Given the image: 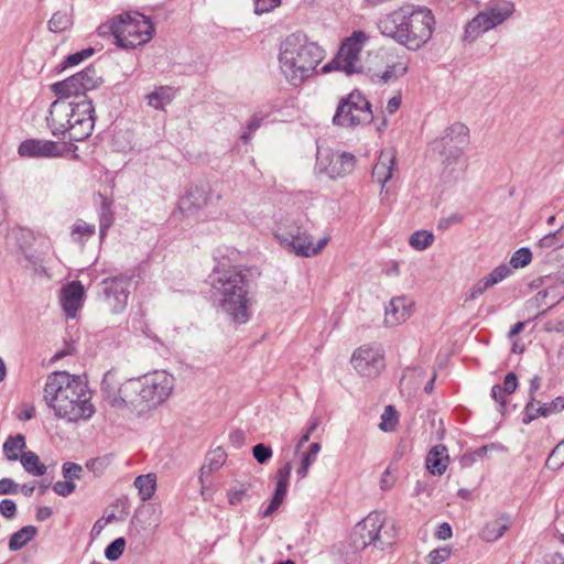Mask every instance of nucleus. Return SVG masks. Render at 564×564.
Wrapping results in <instances>:
<instances>
[{"instance_id": "1", "label": "nucleus", "mask_w": 564, "mask_h": 564, "mask_svg": "<svg viewBox=\"0 0 564 564\" xmlns=\"http://www.w3.org/2000/svg\"><path fill=\"white\" fill-rule=\"evenodd\" d=\"M87 383L80 376L55 371L47 376L44 400L54 414L67 422L88 420L95 413Z\"/></svg>"}, {"instance_id": "2", "label": "nucleus", "mask_w": 564, "mask_h": 564, "mask_svg": "<svg viewBox=\"0 0 564 564\" xmlns=\"http://www.w3.org/2000/svg\"><path fill=\"white\" fill-rule=\"evenodd\" d=\"M435 18L431 10L421 8L409 12L401 8L382 17L378 28L408 50L417 51L432 37Z\"/></svg>"}, {"instance_id": "3", "label": "nucleus", "mask_w": 564, "mask_h": 564, "mask_svg": "<svg viewBox=\"0 0 564 564\" xmlns=\"http://www.w3.org/2000/svg\"><path fill=\"white\" fill-rule=\"evenodd\" d=\"M324 58L323 47L303 33H292L280 44V68L292 86L308 79Z\"/></svg>"}, {"instance_id": "4", "label": "nucleus", "mask_w": 564, "mask_h": 564, "mask_svg": "<svg viewBox=\"0 0 564 564\" xmlns=\"http://www.w3.org/2000/svg\"><path fill=\"white\" fill-rule=\"evenodd\" d=\"M215 300L231 321L245 324L251 316L252 300L249 296V283L235 267L217 268L210 275Z\"/></svg>"}, {"instance_id": "5", "label": "nucleus", "mask_w": 564, "mask_h": 564, "mask_svg": "<svg viewBox=\"0 0 564 564\" xmlns=\"http://www.w3.org/2000/svg\"><path fill=\"white\" fill-rule=\"evenodd\" d=\"M107 28L113 35L117 46L124 50H134L149 43L154 34L155 26L151 18L139 12H124L112 18Z\"/></svg>"}, {"instance_id": "6", "label": "nucleus", "mask_w": 564, "mask_h": 564, "mask_svg": "<svg viewBox=\"0 0 564 564\" xmlns=\"http://www.w3.org/2000/svg\"><path fill=\"white\" fill-rule=\"evenodd\" d=\"M100 391L104 401L112 408H131L138 412L150 410L143 398L141 377L122 380L116 371L109 370L102 378Z\"/></svg>"}, {"instance_id": "7", "label": "nucleus", "mask_w": 564, "mask_h": 564, "mask_svg": "<svg viewBox=\"0 0 564 564\" xmlns=\"http://www.w3.org/2000/svg\"><path fill=\"white\" fill-rule=\"evenodd\" d=\"M395 535L394 522L387 520L382 512L373 511L354 527L350 541L355 550H364L370 544L383 550L393 544Z\"/></svg>"}, {"instance_id": "8", "label": "nucleus", "mask_w": 564, "mask_h": 564, "mask_svg": "<svg viewBox=\"0 0 564 564\" xmlns=\"http://www.w3.org/2000/svg\"><path fill=\"white\" fill-rule=\"evenodd\" d=\"M514 12V4L508 0H491L464 28L462 40L475 42L484 33L501 25Z\"/></svg>"}, {"instance_id": "9", "label": "nucleus", "mask_w": 564, "mask_h": 564, "mask_svg": "<svg viewBox=\"0 0 564 564\" xmlns=\"http://www.w3.org/2000/svg\"><path fill=\"white\" fill-rule=\"evenodd\" d=\"M274 236L284 248L303 258L317 256L329 240V236H324L314 242L306 226L299 221L292 223L286 229L280 228Z\"/></svg>"}, {"instance_id": "10", "label": "nucleus", "mask_w": 564, "mask_h": 564, "mask_svg": "<svg viewBox=\"0 0 564 564\" xmlns=\"http://www.w3.org/2000/svg\"><path fill=\"white\" fill-rule=\"evenodd\" d=\"M372 119L370 102L359 90H352L347 97L340 99L333 123L343 128H355L370 123Z\"/></svg>"}, {"instance_id": "11", "label": "nucleus", "mask_w": 564, "mask_h": 564, "mask_svg": "<svg viewBox=\"0 0 564 564\" xmlns=\"http://www.w3.org/2000/svg\"><path fill=\"white\" fill-rule=\"evenodd\" d=\"M368 41L369 35L366 32L361 30L354 31L351 35L343 42L334 59L323 66V73L333 70H340L346 75L359 73L361 70L360 52Z\"/></svg>"}, {"instance_id": "12", "label": "nucleus", "mask_w": 564, "mask_h": 564, "mask_svg": "<svg viewBox=\"0 0 564 564\" xmlns=\"http://www.w3.org/2000/svg\"><path fill=\"white\" fill-rule=\"evenodd\" d=\"M101 82L102 79L96 69L87 67L62 82L54 83L51 89L58 98H65L66 100H69L72 97L74 100L80 97H83L82 99H88L86 94L98 88Z\"/></svg>"}, {"instance_id": "13", "label": "nucleus", "mask_w": 564, "mask_h": 564, "mask_svg": "<svg viewBox=\"0 0 564 564\" xmlns=\"http://www.w3.org/2000/svg\"><path fill=\"white\" fill-rule=\"evenodd\" d=\"M72 118H69V129H67L66 139L80 142L91 135L96 115L91 99H79L76 101Z\"/></svg>"}, {"instance_id": "14", "label": "nucleus", "mask_w": 564, "mask_h": 564, "mask_svg": "<svg viewBox=\"0 0 564 564\" xmlns=\"http://www.w3.org/2000/svg\"><path fill=\"white\" fill-rule=\"evenodd\" d=\"M130 284L131 278L124 274L106 278L100 282L101 300L112 314H120L126 310Z\"/></svg>"}, {"instance_id": "15", "label": "nucleus", "mask_w": 564, "mask_h": 564, "mask_svg": "<svg viewBox=\"0 0 564 564\" xmlns=\"http://www.w3.org/2000/svg\"><path fill=\"white\" fill-rule=\"evenodd\" d=\"M141 380L144 388L143 398H145L149 409L162 404L174 390L175 379L164 370H155L141 376Z\"/></svg>"}, {"instance_id": "16", "label": "nucleus", "mask_w": 564, "mask_h": 564, "mask_svg": "<svg viewBox=\"0 0 564 564\" xmlns=\"http://www.w3.org/2000/svg\"><path fill=\"white\" fill-rule=\"evenodd\" d=\"M351 365L362 377L375 378L384 368V354L380 346L365 345L356 349Z\"/></svg>"}, {"instance_id": "17", "label": "nucleus", "mask_w": 564, "mask_h": 564, "mask_svg": "<svg viewBox=\"0 0 564 564\" xmlns=\"http://www.w3.org/2000/svg\"><path fill=\"white\" fill-rule=\"evenodd\" d=\"M76 101L77 100H66L65 98L57 97V99L51 104L46 123L54 137L66 139L67 129H69L67 124L69 118H72Z\"/></svg>"}, {"instance_id": "18", "label": "nucleus", "mask_w": 564, "mask_h": 564, "mask_svg": "<svg viewBox=\"0 0 564 564\" xmlns=\"http://www.w3.org/2000/svg\"><path fill=\"white\" fill-rule=\"evenodd\" d=\"M469 143V129L460 122H455L446 128L442 135L432 143L433 151H465Z\"/></svg>"}, {"instance_id": "19", "label": "nucleus", "mask_w": 564, "mask_h": 564, "mask_svg": "<svg viewBox=\"0 0 564 564\" xmlns=\"http://www.w3.org/2000/svg\"><path fill=\"white\" fill-rule=\"evenodd\" d=\"M355 156L350 153L334 152L326 156H317V167L330 178L343 177L349 174L355 167Z\"/></svg>"}, {"instance_id": "20", "label": "nucleus", "mask_w": 564, "mask_h": 564, "mask_svg": "<svg viewBox=\"0 0 564 564\" xmlns=\"http://www.w3.org/2000/svg\"><path fill=\"white\" fill-rule=\"evenodd\" d=\"M18 154L22 158L53 159L61 158L63 150L52 140L28 139L20 143Z\"/></svg>"}, {"instance_id": "21", "label": "nucleus", "mask_w": 564, "mask_h": 564, "mask_svg": "<svg viewBox=\"0 0 564 564\" xmlns=\"http://www.w3.org/2000/svg\"><path fill=\"white\" fill-rule=\"evenodd\" d=\"M209 197L210 192L207 185H191L180 198L178 209L185 216L194 215L207 205Z\"/></svg>"}, {"instance_id": "22", "label": "nucleus", "mask_w": 564, "mask_h": 564, "mask_svg": "<svg viewBox=\"0 0 564 564\" xmlns=\"http://www.w3.org/2000/svg\"><path fill=\"white\" fill-rule=\"evenodd\" d=\"M442 156V176L448 181L460 178L468 166L464 151H435Z\"/></svg>"}, {"instance_id": "23", "label": "nucleus", "mask_w": 564, "mask_h": 564, "mask_svg": "<svg viewBox=\"0 0 564 564\" xmlns=\"http://www.w3.org/2000/svg\"><path fill=\"white\" fill-rule=\"evenodd\" d=\"M85 296V289L80 281H72L61 289L59 302L67 317H76L77 311L82 307Z\"/></svg>"}, {"instance_id": "24", "label": "nucleus", "mask_w": 564, "mask_h": 564, "mask_svg": "<svg viewBox=\"0 0 564 564\" xmlns=\"http://www.w3.org/2000/svg\"><path fill=\"white\" fill-rule=\"evenodd\" d=\"M564 410V397H556L549 403H541L536 399L528 401L524 410L522 422L529 424L539 417H546Z\"/></svg>"}, {"instance_id": "25", "label": "nucleus", "mask_w": 564, "mask_h": 564, "mask_svg": "<svg viewBox=\"0 0 564 564\" xmlns=\"http://www.w3.org/2000/svg\"><path fill=\"white\" fill-rule=\"evenodd\" d=\"M397 158L393 149H384L372 169V178L381 184V189L393 177L397 171Z\"/></svg>"}, {"instance_id": "26", "label": "nucleus", "mask_w": 564, "mask_h": 564, "mask_svg": "<svg viewBox=\"0 0 564 564\" xmlns=\"http://www.w3.org/2000/svg\"><path fill=\"white\" fill-rule=\"evenodd\" d=\"M413 302L405 296L393 297L386 307L384 323L397 326L405 322L412 314Z\"/></svg>"}, {"instance_id": "27", "label": "nucleus", "mask_w": 564, "mask_h": 564, "mask_svg": "<svg viewBox=\"0 0 564 564\" xmlns=\"http://www.w3.org/2000/svg\"><path fill=\"white\" fill-rule=\"evenodd\" d=\"M557 231L545 235L536 243V253L545 262H564V245L557 239Z\"/></svg>"}, {"instance_id": "28", "label": "nucleus", "mask_w": 564, "mask_h": 564, "mask_svg": "<svg viewBox=\"0 0 564 564\" xmlns=\"http://www.w3.org/2000/svg\"><path fill=\"white\" fill-rule=\"evenodd\" d=\"M226 457H227L226 452L220 447H217L216 449L209 452L206 455L205 463L200 467V471H199V476H198V481L202 485L200 495L203 496L204 500H208V497L204 489L205 477H207L210 474H213L214 471L218 470L226 462Z\"/></svg>"}, {"instance_id": "29", "label": "nucleus", "mask_w": 564, "mask_h": 564, "mask_svg": "<svg viewBox=\"0 0 564 564\" xmlns=\"http://www.w3.org/2000/svg\"><path fill=\"white\" fill-rule=\"evenodd\" d=\"M512 519L507 513H500L496 519L489 521L480 531V539L486 542H495L499 540L510 528Z\"/></svg>"}, {"instance_id": "30", "label": "nucleus", "mask_w": 564, "mask_h": 564, "mask_svg": "<svg viewBox=\"0 0 564 564\" xmlns=\"http://www.w3.org/2000/svg\"><path fill=\"white\" fill-rule=\"evenodd\" d=\"M449 462L447 448L442 445L433 446L426 456V468L433 475L441 476L447 469Z\"/></svg>"}, {"instance_id": "31", "label": "nucleus", "mask_w": 564, "mask_h": 564, "mask_svg": "<svg viewBox=\"0 0 564 564\" xmlns=\"http://www.w3.org/2000/svg\"><path fill=\"white\" fill-rule=\"evenodd\" d=\"M96 226L83 219H77L70 227V239L73 242L79 245L82 248L85 243L95 236Z\"/></svg>"}, {"instance_id": "32", "label": "nucleus", "mask_w": 564, "mask_h": 564, "mask_svg": "<svg viewBox=\"0 0 564 564\" xmlns=\"http://www.w3.org/2000/svg\"><path fill=\"white\" fill-rule=\"evenodd\" d=\"M26 442L22 434L10 435L3 443L2 451L9 462L20 460L21 454L25 452Z\"/></svg>"}, {"instance_id": "33", "label": "nucleus", "mask_w": 564, "mask_h": 564, "mask_svg": "<svg viewBox=\"0 0 564 564\" xmlns=\"http://www.w3.org/2000/svg\"><path fill=\"white\" fill-rule=\"evenodd\" d=\"M20 463L28 474L35 477L43 476L47 470V467L40 460L39 455L32 451L23 452Z\"/></svg>"}, {"instance_id": "34", "label": "nucleus", "mask_w": 564, "mask_h": 564, "mask_svg": "<svg viewBox=\"0 0 564 564\" xmlns=\"http://www.w3.org/2000/svg\"><path fill=\"white\" fill-rule=\"evenodd\" d=\"M37 533V529L34 525H25L14 532L9 540V550L19 551L26 545Z\"/></svg>"}, {"instance_id": "35", "label": "nucleus", "mask_w": 564, "mask_h": 564, "mask_svg": "<svg viewBox=\"0 0 564 564\" xmlns=\"http://www.w3.org/2000/svg\"><path fill=\"white\" fill-rule=\"evenodd\" d=\"M173 98V89L167 86L159 87L151 94L147 95L148 105L155 109H163L172 101Z\"/></svg>"}, {"instance_id": "36", "label": "nucleus", "mask_w": 564, "mask_h": 564, "mask_svg": "<svg viewBox=\"0 0 564 564\" xmlns=\"http://www.w3.org/2000/svg\"><path fill=\"white\" fill-rule=\"evenodd\" d=\"M134 486L139 490L141 500H149L155 491V477L152 474L138 476L134 480Z\"/></svg>"}, {"instance_id": "37", "label": "nucleus", "mask_w": 564, "mask_h": 564, "mask_svg": "<svg viewBox=\"0 0 564 564\" xmlns=\"http://www.w3.org/2000/svg\"><path fill=\"white\" fill-rule=\"evenodd\" d=\"M113 223V213L111 209V204L104 199L99 213V239L100 242H104L107 236V231L112 226Z\"/></svg>"}, {"instance_id": "38", "label": "nucleus", "mask_w": 564, "mask_h": 564, "mask_svg": "<svg viewBox=\"0 0 564 564\" xmlns=\"http://www.w3.org/2000/svg\"><path fill=\"white\" fill-rule=\"evenodd\" d=\"M73 24L72 15L67 11H57L48 20L47 26L51 32L61 33Z\"/></svg>"}, {"instance_id": "39", "label": "nucleus", "mask_w": 564, "mask_h": 564, "mask_svg": "<svg viewBox=\"0 0 564 564\" xmlns=\"http://www.w3.org/2000/svg\"><path fill=\"white\" fill-rule=\"evenodd\" d=\"M321 451L319 443H312L310 445L308 451L303 455L301 465L296 470V474L299 477L304 478L306 477L308 469L311 465L316 460L317 454Z\"/></svg>"}, {"instance_id": "40", "label": "nucleus", "mask_w": 564, "mask_h": 564, "mask_svg": "<svg viewBox=\"0 0 564 564\" xmlns=\"http://www.w3.org/2000/svg\"><path fill=\"white\" fill-rule=\"evenodd\" d=\"M434 241V235L432 231L417 230L413 232L409 239L410 246L419 251L425 250Z\"/></svg>"}, {"instance_id": "41", "label": "nucleus", "mask_w": 564, "mask_h": 564, "mask_svg": "<svg viewBox=\"0 0 564 564\" xmlns=\"http://www.w3.org/2000/svg\"><path fill=\"white\" fill-rule=\"evenodd\" d=\"M249 489H250V485L247 482H241L238 486L231 487L227 491V499H228L229 505L238 506V505L243 503L247 499L250 498Z\"/></svg>"}, {"instance_id": "42", "label": "nucleus", "mask_w": 564, "mask_h": 564, "mask_svg": "<svg viewBox=\"0 0 564 564\" xmlns=\"http://www.w3.org/2000/svg\"><path fill=\"white\" fill-rule=\"evenodd\" d=\"M532 260V252L529 248L522 247L518 249L510 258L508 265L510 268L519 269L527 267Z\"/></svg>"}, {"instance_id": "43", "label": "nucleus", "mask_w": 564, "mask_h": 564, "mask_svg": "<svg viewBox=\"0 0 564 564\" xmlns=\"http://www.w3.org/2000/svg\"><path fill=\"white\" fill-rule=\"evenodd\" d=\"M512 273V269L510 265L502 263L495 268L487 276H485V281L489 285V288L494 286L495 284H498L506 278H508Z\"/></svg>"}, {"instance_id": "44", "label": "nucleus", "mask_w": 564, "mask_h": 564, "mask_svg": "<svg viewBox=\"0 0 564 564\" xmlns=\"http://www.w3.org/2000/svg\"><path fill=\"white\" fill-rule=\"evenodd\" d=\"M545 465L553 470L560 469L564 465V440L551 452Z\"/></svg>"}, {"instance_id": "45", "label": "nucleus", "mask_w": 564, "mask_h": 564, "mask_svg": "<svg viewBox=\"0 0 564 564\" xmlns=\"http://www.w3.org/2000/svg\"><path fill=\"white\" fill-rule=\"evenodd\" d=\"M398 423L397 411L392 405H387L383 413L381 414V422L379 424L380 430L384 432H391L394 430Z\"/></svg>"}, {"instance_id": "46", "label": "nucleus", "mask_w": 564, "mask_h": 564, "mask_svg": "<svg viewBox=\"0 0 564 564\" xmlns=\"http://www.w3.org/2000/svg\"><path fill=\"white\" fill-rule=\"evenodd\" d=\"M126 549L124 538L115 539L105 550V556L107 560L115 562L120 558Z\"/></svg>"}, {"instance_id": "47", "label": "nucleus", "mask_w": 564, "mask_h": 564, "mask_svg": "<svg viewBox=\"0 0 564 564\" xmlns=\"http://www.w3.org/2000/svg\"><path fill=\"white\" fill-rule=\"evenodd\" d=\"M406 69L408 67L404 63L388 65L387 69L381 74L380 79L383 83H389L393 79H397L399 76L404 75Z\"/></svg>"}, {"instance_id": "48", "label": "nucleus", "mask_w": 564, "mask_h": 564, "mask_svg": "<svg viewBox=\"0 0 564 564\" xmlns=\"http://www.w3.org/2000/svg\"><path fill=\"white\" fill-rule=\"evenodd\" d=\"M94 54V48H85L79 52H76L74 54L68 55L65 61L63 62V69L78 65L79 63L84 62L85 59L89 58Z\"/></svg>"}, {"instance_id": "49", "label": "nucleus", "mask_w": 564, "mask_h": 564, "mask_svg": "<svg viewBox=\"0 0 564 564\" xmlns=\"http://www.w3.org/2000/svg\"><path fill=\"white\" fill-rule=\"evenodd\" d=\"M252 454L259 464H265L272 457V449L270 446L259 443L253 446Z\"/></svg>"}, {"instance_id": "50", "label": "nucleus", "mask_w": 564, "mask_h": 564, "mask_svg": "<svg viewBox=\"0 0 564 564\" xmlns=\"http://www.w3.org/2000/svg\"><path fill=\"white\" fill-rule=\"evenodd\" d=\"M265 115L262 113V112H257L252 116V118L250 119V121L248 122L247 124V129H248V132H245L242 135H241V139L247 142L248 139L250 138V134L252 132H254L261 124L262 122L264 121L265 119Z\"/></svg>"}, {"instance_id": "51", "label": "nucleus", "mask_w": 564, "mask_h": 564, "mask_svg": "<svg viewBox=\"0 0 564 564\" xmlns=\"http://www.w3.org/2000/svg\"><path fill=\"white\" fill-rule=\"evenodd\" d=\"M449 555L451 550L447 547L435 549L429 553L427 562L430 564H442L448 560Z\"/></svg>"}, {"instance_id": "52", "label": "nucleus", "mask_w": 564, "mask_h": 564, "mask_svg": "<svg viewBox=\"0 0 564 564\" xmlns=\"http://www.w3.org/2000/svg\"><path fill=\"white\" fill-rule=\"evenodd\" d=\"M20 492V485L12 478L0 479V496L17 495Z\"/></svg>"}, {"instance_id": "53", "label": "nucleus", "mask_w": 564, "mask_h": 564, "mask_svg": "<svg viewBox=\"0 0 564 564\" xmlns=\"http://www.w3.org/2000/svg\"><path fill=\"white\" fill-rule=\"evenodd\" d=\"M282 0H254V12L257 14L267 13L279 7Z\"/></svg>"}, {"instance_id": "54", "label": "nucleus", "mask_w": 564, "mask_h": 564, "mask_svg": "<svg viewBox=\"0 0 564 564\" xmlns=\"http://www.w3.org/2000/svg\"><path fill=\"white\" fill-rule=\"evenodd\" d=\"M76 488V485L72 480H59L56 481L53 486V490L62 497H67L70 495Z\"/></svg>"}, {"instance_id": "55", "label": "nucleus", "mask_w": 564, "mask_h": 564, "mask_svg": "<svg viewBox=\"0 0 564 564\" xmlns=\"http://www.w3.org/2000/svg\"><path fill=\"white\" fill-rule=\"evenodd\" d=\"M0 514L7 519H13L17 514V505L12 499H2L0 501Z\"/></svg>"}, {"instance_id": "56", "label": "nucleus", "mask_w": 564, "mask_h": 564, "mask_svg": "<svg viewBox=\"0 0 564 564\" xmlns=\"http://www.w3.org/2000/svg\"><path fill=\"white\" fill-rule=\"evenodd\" d=\"M64 478L72 480L79 478L83 468L76 463H65L62 467Z\"/></svg>"}, {"instance_id": "57", "label": "nucleus", "mask_w": 564, "mask_h": 564, "mask_svg": "<svg viewBox=\"0 0 564 564\" xmlns=\"http://www.w3.org/2000/svg\"><path fill=\"white\" fill-rule=\"evenodd\" d=\"M292 471L291 463H286L283 467L279 468L275 475L276 484L289 486V479Z\"/></svg>"}, {"instance_id": "58", "label": "nucleus", "mask_w": 564, "mask_h": 564, "mask_svg": "<svg viewBox=\"0 0 564 564\" xmlns=\"http://www.w3.org/2000/svg\"><path fill=\"white\" fill-rule=\"evenodd\" d=\"M506 395L507 393L503 391L500 384H495L491 389V397L495 401H497L500 405L499 411L503 413L506 408Z\"/></svg>"}, {"instance_id": "59", "label": "nucleus", "mask_w": 564, "mask_h": 564, "mask_svg": "<svg viewBox=\"0 0 564 564\" xmlns=\"http://www.w3.org/2000/svg\"><path fill=\"white\" fill-rule=\"evenodd\" d=\"M487 289H489V285L482 278L479 280L470 290L469 294L466 296V301H473L477 299L479 295H481Z\"/></svg>"}, {"instance_id": "60", "label": "nucleus", "mask_w": 564, "mask_h": 564, "mask_svg": "<svg viewBox=\"0 0 564 564\" xmlns=\"http://www.w3.org/2000/svg\"><path fill=\"white\" fill-rule=\"evenodd\" d=\"M518 387V379L517 376L513 372H509L503 380V386L501 388L507 394H511L516 391Z\"/></svg>"}, {"instance_id": "61", "label": "nucleus", "mask_w": 564, "mask_h": 564, "mask_svg": "<svg viewBox=\"0 0 564 564\" xmlns=\"http://www.w3.org/2000/svg\"><path fill=\"white\" fill-rule=\"evenodd\" d=\"M463 220V216L459 214H453L447 218H443L438 223V228L447 229L452 224H459Z\"/></svg>"}, {"instance_id": "62", "label": "nucleus", "mask_w": 564, "mask_h": 564, "mask_svg": "<svg viewBox=\"0 0 564 564\" xmlns=\"http://www.w3.org/2000/svg\"><path fill=\"white\" fill-rule=\"evenodd\" d=\"M541 382H542V379L540 376L535 375L531 380H530V388H529V401H534L536 398H535V393L536 391L540 389L541 387Z\"/></svg>"}, {"instance_id": "63", "label": "nucleus", "mask_w": 564, "mask_h": 564, "mask_svg": "<svg viewBox=\"0 0 564 564\" xmlns=\"http://www.w3.org/2000/svg\"><path fill=\"white\" fill-rule=\"evenodd\" d=\"M435 536L440 540H447L452 536V528L447 522H443L438 525Z\"/></svg>"}, {"instance_id": "64", "label": "nucleus", "mask_w": 564, "mask_h": 564, "mask_svg": "<svg viewBox=\"0 0 564 564\" xmlns=\"http://www.w3.org/2000/svg\"><path fill=\"white\" fill-rule=\"evenodd\" d=\"M288 492V486L276 484L273 497L271 500L275 501L281 506Z\"/></svg>"}]
</instances>
